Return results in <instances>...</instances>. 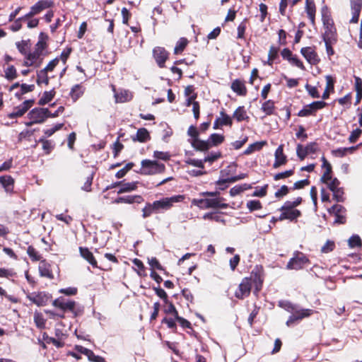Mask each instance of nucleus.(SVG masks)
<instances>
[{
	"instance_id": "26",
	"label": "nucleus",
	"mask_w": 362,
	"mask_h": 362,
	"mask_svg": "<svg viewBox=\"0 0 362 362\" xmlns=\"http://www.w3.org/2000/svg\"><path fill=\"white\" fill-rule=\"evenodd\" d=\"M138 182H117L112 185V187H115L116 186H120L117 193L122 194L125 192H129L134 191L137 189Z\"/></svg>"
},
{
	"instance_id": "31",
	"label": "nucleus",
	"mask_w": 362,
	"mask_h": 362,
	"mask_svg": "<svg viewBox=\"0 0 362 362\" xmlns=\"http://www.w3.org/2000/svg\"><path fill=\"white\" fill-rule=\"evenodd\" d=\"M261 110L265 114V117L275 115V102L272 100L266 99V100L262 104Z\"/></svg>"
},
{
	"instance_id": "61",
	"label": "nucleus",
	"mask_w": 362,
	"mask_h": 362,
	"mask_svg": "<svg viewBox=\"0 0 362 362\" xmlns=\"http://www.w3.org/2000/svg\"><path fill=\"white\" fill-rule=\"evenodd\" d=\"M94 177V173L92 172L89 173L87 177H86V181L84 182V185L82 186V189L86 192H90L91 191V185L93 183V180Z\"/></svg>"
},
{
	"instance_id": "9",
	"label": "nucleus",
	"mask_w": 362,
	"mask_h": 362,
	"mask_svg": "<svg viewBox=\"0 0 362 362\" xmlns=\"http://www.w3.org/2000/svg\"><path fill=\"white\" fill-rule=\"evenodd\" d=\"M35 100L30 99L23 102L21 105L13 108L12 112L7 115V117L9 119H15L21 117L34 105Z\"/></svg>"
},
{
	"instance_id": "8",
	"label": "nucleus",
	"mask_w": 362,
	"mask_h": 362,
	"mask_svg": "<svg viewBox=\"0 0 362 362\" xmlns=\"http://www.w3.org/2000/svg\"><path fill=\"white\" fill-rule=\"evenodd\" d=\"M153 57L160 68L165 66V62L169 59L170 53L163 47H155L152 51Z\"/></svg>"
},
{
	"instance_id": "41",
	"label": "nucleus",
	"mask_w": 362,
	"mask_h": 362,
	"mask_svg": "<svg viewBox=\"0 0 362 362\" xmlns=\"http://www.w3.org/2000/svg\"><path fill=\"white\" fill-rule=\"evenodd\" d=\"M225 141V136L223 134H219L216 133L211 134L209 139L208 141L209 143L210 147L218 146L221 144Z\"/></svg>"
},
{
	"instance_id": "63",
	"label": "nucleus",
	"mask_w": 362,
	"mask_h": 362,
	"mask_svg": "<svg viewBox=\"0 0 362 362\" xmlns=\"http://www.w3.org/2000/svg\"><path fill=\"white\" fill-rule=\"evenodd\" d=\"M362 134V129L359 128H356V129L353 130L349 136V143L354 144L356 143L358 139L360 138V136Z\"/></svg>"
},
{
	"instance_id": "20",
	"label": "nucleus",
	"mask_w": 362,
	"mask_h": 362,
	"mask_svg": "<svg viewBox=\"0 0 362 362\" xmlns=\"http://www.w3.org/2000/svg\"><path fill=\"white\" fill-rule=\"evenodd\" d=\"M351 9L352 18L350 20L351 23H357L362 9V0H351Z\"/></svg>"
},
{
	"instance_id": "21",
	"label": "nucleus",
	"mask_w": 362,
	"mask_h": 362,
	"mask_svg": "<svg viewBox=\"0 0 362 362\" xmlns=\"http://www.w3.org/2000/svg\"><path fill=\"white\" fill-rule=\"evenodd\" d=\"M321 160L322 162V168H325V170L320 180L322 183H327L328 181L332 180V167L325 156L321 158Z\"/></svg>"
},
{
	"instance_id": "44",
	"label": "nucleus",
	"mask_w": 362,
	"mask_h": 362,
	"mask_svg": "<svg viewBox=\"0 0 362 362\" xmlns=\"http://www.w3.org/2000/svg\"><path fill=\"white\" fill-rule=\"evenodd\" d=\"M34 322L35 326L40 329L45 328L46 319H45L43 315L37 311L34 313Z\"/></svg>"
},
{
	"instance_id": "50",
	"label": "nucleus",
	"mask_w": 362,
	"mask_h": 362,
	"mask_svg": "<svg viewBox=\"0 0 362 362\" xmlns=\"http://www.w3.org/2000/svg\"><path fill=\"white\" fill-rule=\"evenodd\" d=\"M16 272L11 268L0 267V278L11 279L16 277Z\"/></svg>"
},
{
	"instance_id": "42",
	"label": "nucleus",
	"mask_w": 362,
	"mask_h": 362,
	"mask_svg": "<svg viewBox=\"0 0 362 362\" xmlns=\"http://www.w3.org/2000/svg\"><path fill=\"white\" fill-rule=\"evenodd\" d=\"M189 44V40L186 37H180L178 41L176 42L175 47L174 48V54H182L187 46Z\"/></svg>"
},
{
	"instance_id": "53",
	"label": "nucleus",
	"mask_w": 362,
	"mask_h": 362,
	"mask_svg": "<svg viewBox=\"0 0 362 362\" xmlns=\"http://www.w3.org/2000/svg\"><path fill=\"white\" fill-rule=\"evenodd\" d=\"M323 41L325 44L326 51L328 56H332L334 54V51L332 47V45L336 44L337 42V39H323Z\"/></svg>"
},
{
	"instance_id": "19",
	"label": "nucleus",
	"mask_w": 362,
	"mask_h": 362,
	"mask_svg": "<svg viewBox=\"0 0 362 362\" xmlns=\"http://www.w3.org/2000/svg\"><path fill=\"white\" fill-rule=\"evenodd\" d=\"M220 115L221 117H217L214 122L213 128L214 129H218L222 126L231 127L233 125L232 118L226 113L224 110L220 112Z\"/></svg>"
},
{
	"instance_id": "12",
	"label": "nucleus",
	"mask_w": 362,
	"mask_h": 362,
	"mask_svg": "<svg viewBox=\"0 0 362 362\" xmlns=\"http://www.w3.org/2000/svg\"><path fill=\"white\" fill-rule=\"evenodd\" d=\"M313 313L314 310L308 308L295 310L293 313L288 317V320L286 321V325L291 326L295 324L297 321L311 316Z\"/></svg>"
},
{
	"instance_id": "46",
	"label": "nucleus",
	"mask_w": 362,
	"mask_h": 362,
	"mask_svg": "<svg viewBox=\"0 0 362 362\" xmlns=\"http://www.w3.org/2000/svg\"><path fill=\"white\" fill-rule=\"evenodd\" d=\"M36 83L40 86L42 83H45L47 86L49 83V78L48 77L47 72L45 70L41 69L37 72V80Z\"/></svg>"
},
{
	"instance_id": "64",
	"label": "nucleus",
	"mask_w": 362,
	"mask_h": 362,
	"mask_svg": "<svg viewBox=\"0 0 362 362\" xmlns=\"http://www.w3.org/2000/svg\"><path fill=\"white\" fill-rule=\"evenodd\" d=\"M296 154L300 160H303L308 156L305 147L300 144H297Z\"/></svg>"
},
{
	"instance_id": "27",
	"label": "nucleus",
	"mask_w": 362,
	"mask_h": 362,
	"mask_svg": "<svg viewBox=\"0 0 362 362\" xmlns=\"http://www.w3.org/2000/svg\"><path fill=\"white\" fill-rule=\"evenodd\" d=\"M223 201H225V199L223 197L207 198V205H206V207L207 209H227L228 204L223 203Z\"/></svg>"
},
{
	"instance_id": "16",
	"label": "nucleus",
	"mask_w": 362,
	"mask_h": 362,
	"mask_svg": "<svg viewBox=\"0 0 362 362\" xmlns=\"http://www.w3.org/2000/svg\"><path fill=\"white\" fill-rule=\"evenodd\" d=\"M38 271L41 277L47 278L50 280L54 279V275L52 269V265L47 261L46 259H43L40 261L38 265Z\"/></svg>"
},
{
	"instance_id": "54",
	"label": "nucleus",
	"mask_w": 362,
	"mask_h": 362,
	"mask_svg": "<svg viewBox=\"0 0 362 362\" xmlns=\"http://www.w3.org/2000/svg\"><path fill=\"white\" fill-rule=\"evenodd\" d=\"M309 177L310 176L308 175L307 178L294 182L293 187L291 189L292 190L301 189L308 186L310 184Z\"/></svg>"
},
{
	"instance_id": "36",
	"label": "nucleus",
	"mask_w": 362,
	"mask_h": 362,
	"mask_svg": "<svg viewBox=\"0 0 362 362\" xmlns=\"http://www.w3.org/2000/svg\"><path fill=\"white\" fill-rule=\"evenodd\" d=\"M42 144V148L45 155H49L54 148L55 144L52 140H48L45 137H41L38 140Z\"/></svg>"
},
{
	"instance_id": "24",
	"label": "nucleus",
	"mask_w": 362,
	"mask_h": 362,
	"mask_svg": "<svg viewBox=\"0 0 362 362\" xmlns=\"http://www.w3.org/2000/svg\"><path fill=\"white\" fill-rule=\"evenodd\" d=\"M80 255L86 259L93 267L98 268V262L93 256V254L88 247H79Z\"/></svg>"
},
{
	"instance_id": "17",
	"label": "nucleus",
	"mask_w": 362,
	"mask_h": 362,
	"mask_svg": "<svg viewBox=\"0 0 362 362\" xmlns=\"http://www.w3.org/2000/svg\"><path fill=\"white\" fill-rule=\"evenodd\" d=\"M275 160L273 163V168L276 169L287 163V156L284 153V144H280L274 153Z\"/></svg>"
},
{
	"instance_id": "13",
	"label": "nucleus",
	"mask_w": 362,
	"mask_h": 362,
	"mask_svg": "<svg viewBox=\"0 0 362 362\" xmlns=\"http://www.w3.org/2000/svg\"><path fill=\"white\" fill-rule=\"evenodd\" d=\"M252 286L250 284V280L245 277L242 279L238 289L235 292V296L240 300L248 297L250 294Z\"/></svg>"
},
{
	"instance_id": "2",
	"label": "nucleus",
	"mask_w": 362,
	"mask_h": 362,
	"mask_svg": "<svg viewBox=\"0 0 362 362\" xmlns=\"http://www.w3.org/2000/svg\"><path fill=\"white\" fill-rule=\"evenodd\" d=\"M141 168L136 173L141 175L161 174L165 171V166L163 163L157 160L144 159L141 162Z\"/></svg>"
},
{
	"instance_id": "3",
	"label": "nucleus",
	"mask_w": 362,
	"mask_h": 362,
	"mask_svg": "<svg viewBox=\"0 0 362 362\" xmlns=\"http://www.w3.org/2000/svg\"><path fill=\"white\" fill-rule=\"evenodd\" d=\"M50 115V111L48 108L35 107L30 110L28 114L29 122L25 123L27 127H31L35 124L44 122Z\"/></svg>"
},
{
	"instance_id": "60",
	"label": "nucleus",
	"mask_w": 362,
	"mask_h": 362,
	"mask_svg": "<svg viewBox=\"0 0 362 362\" xmlns=\"http://www.w3.org/2000/svg\"><path fill=\"white\" fill-rule=\"evenodd\" d=\"M221 158H222V153L221 151L211 152L204 158V161L213 163Z\"/></svg>"
},
{
	"instance_id": "59",
	"label": "nucleus",
	"mask_w": 362,
	"mask_h": 362,
	"mask_svg": "<svg viewBox=\"0 0 362 362\" xmlns=\"http://www.w3.org/2000/svg\"><path fill=\"white\" fill-rule=\"evenodd\" d=\"M247 208L250 212L259 210L262 208V204L259 200H250L247 202Z\"/></svg>"
},
{
	"instance_id": "52",
	"label": "nucleus",
	"mask_w": 362,
	"mask_h": 362,
	"mask_svg": "<svg viewBox=\"0 0 362 362\" xmlns=\"http://www.w3.org/2000/svg\"><path fill=\"white\" fill-rule=\"evenodd\" d=\"M247 18H245L237 28V38L245 39V30L247 28Z\"/></svg>"
},
{
	"instance_id": "15",
	"label": "nucleus",
	"mask_w": 362,
	"mask_h": 362,
	"mask_svg": "<svg viewBox=\"0 0 362 362\" xmlns=\"http://www.w3.org/2000/svg\"><path fill=\"white\" fill-rule=\"evenodd\" d=\"M346 211V209L339 204H334L328 209L329 214L333 213L334 214V223L338 224H344L346 222V218L344 215Z\"/></svg>"
},
{
	"instance_id": "10",
	"label": "nucleus",
	"mask_w": 362,
	"mask_h": 362,
	"mask_svg": "<svg viewBox=\"0 0 362 362\" xmlns=\"http://www.w3.org/2000/svg\"><path fill=\"white\" fill-rule=\"evenodd\" d=\"M50 297L45 291L33 292L27 295V298L37 306L46 305Z\"/></svg>"
},
{
	"instance_id": "38",
	"label": "nucleus",
	"mask_w": 362,
	"mask_h": 362,
	"mask_svg": "<svg viewBox=\"0 0 362 362\" xmlns=\"http://www.w3.org/2000/svg\"><path fill=\"white\" fill-rule=\"evenodd\" d=\"M26 252L30 260L33 262H40L44 259L40 252L33 245H29Z\"/></svg>"
},
{
	"instance_id": "4",
	"label": "nucleus",
	"mask_w": 362,
	"mask_h": 362,
	"mask_svg": "<svg viewBox=\"0 0 362 362\" xmlns=\"http://www.w3.org/2000/svg\"><path fill=\"white\" fill-rule=\"evenodd\" d=\"M310 261L302 252L296 251L293 257L291 258L286 264V269L290 270H300L309 265Z\"/></svg>"
},
{
	"instance_id": "30",
	"label": "nucleus",
	"mask_w": 362,
	"mask_h": 362,
	"mask_svg": "<svg viewBox=\"0 0 362 362\" xmlns=\"http://www.w3.org/2000/svg\"><path fill=\"white\" fill-rule=\"evenodd\" d=\"M233 118L238 122L243 121L248 122L250 117L247 115V111L244 106L238 107L233 114Z\"/></svg>"
},
{
	"instance_id": "43",
	"label": "nucleus",
	"mask_w": 362,
	"mask_h": 362,
	"mask_svg": "<svg viewBox=\"0 0 362 362\" xmlns=\"http://www.w3.org/2000/svg\"><path fill=\"white\" fill-rule=\"evenodd\" d=\"M16 45L19 52L26 57L30 47V40H21V42H17Z\"/></svg>"
},
{
	"instance_id": "51",
	"label": "nucleus",
	"mask_w": 362,
	"mask_h": 362,
	"mask_svg": "<svg viewBox=\"0 0 362 362\" xmlns=\"http://www.w3.org/2000/svg\"><path fill=\"white\" fill-rule=\"evenodd\" d=\"M247 177V174L246 173H241L238 175L233 176L231 177H228L226 179L219 180L216 182V184L221 185V184H226L228 182H235L236 181L240 180L242 179H244Z\"/></svg>"
},
{
	"instance_id": "1",
	"label": "nucleus",
	"mask_w": 362,
	"mask_h": 362,
	"mask_svg": "<svg viewBox=\"0 0 362 362\" xmlns=\"http://www.w3.org/2000/svg\"><path fill=\"white\" fill-rule=\"evenodd\" d=\"M320 13L324 28L322 39H337V28L328 6L326 5L323 6L321 8Z\"/></svg>"
},
{
	"instance_id": "48",
	"label": "nucleus",
	"mask_w": 362,
	"mask_h": 362,
	"mask_svg": "<svg viewBox=\"0 0 362 362\" xmlns=\"http://www.w3.org/2000/svg\"><path fill=\"white\" fill-rule=\"evenodd\" d=\"M148 263L150 265L151 270L155 271V269H157L159 271H163L166 275L168 274L156 257H152L151 258H148Z\"/></svg>"
},
{
	"instance_id": "56",
	"label": "nucleus",
	"mask_w": 362,
	"mask_h": 362,
	"mask_svg": "<svg viewBox=\"0 0 362 362\" xmlns=\"http://www.w3.org/2000/svg\"><path fill=\"white\" fill-rule=\"evenodd\" d=\"M153 213H156L152 203H146L145 206L142 209V218H146L151 216Z\"/></svg>"
},
{
	"instance_id": "14",
	"label": "nucleus",
	"mask_w": 362,
	"mask_h": 362,
	"mask_svg": "<svg viewBox=\"0 0 362 362\" xmlns=\"http://www.w3.org/2000/svg\"><path fill=\"white\" fill-rule=\"evenodd\" d=\"M52 305L60 309L63 313L66 311L73 313L75 310L76 302L74 300L65 301L63 297H59L53 300Z\"/></svg>"
},
{
	"instance_id": "35",
	"label": "nucleus",
	"mask_w": 362,
	"mask_h": 362,
	"mask_svg": "<svg viewBox=\"0 0 362 362\" xmlns=\"http://www.w3.org/2000/svg\"><path fill=\"white\" fill-rule=\"evenodd\" d=\"M49 39V36L47 34L41 32L38 37V41L35 45V49L39 50V52H43L45 49H46L48 47L47 40Z\"/></svg>"
},
{
	"instance_id": "23",
	"label": "nucleus",
	"mask_w": 362,
	"mask_h": 362,
	"mask_svg": "<svg viewBox=\"0 0 362 362\" xmlns=\"http://www.w3.org/2000/svg\"><path fill=\"white\" fill-rule=\"evenodd\" d=\"M305 12L313 26L315 25L316 6L314 0H305Z\"/></svg>"
},
{
	"instance_id": "7",
	"label": "nucleus",
	"mask_w": 362,
	"mask_h": 362,
	"mask_svg": "<svg viewBox=\"0 0 362 362\" xmlns=\"http://www.w3.org/2000/svg\"><path fill=\"white\" fill-rule=\"evenodd\" d=\"M54 2L52 0H40L31 6L30 11L25 15V18H31L39 14L43 10L54 7Z\"/></svg>"
},
{
	"instance_id": "29",
	"label": "nucleus",
	"mask_w": 362,
	"mask_h": 362,
	"mask_svg": "<svg viewBox=\"0 0 362 362\" xmlns=\"http://www.w3.org/2000/svg\"><path fill=\"white\" fill-rule=\"evenodd\" d=\"M116 103H124L131 101L133 98L132 93L128 90H121L114 94Z\"/></svg>"
},
{
	"instance_id": "40",
	"label": "nucleus",
	"mask_w": 362,
	"mask_h": 362,
	"mask_svg": "<svg viewBox=\"0 0 362 362\" xmlns=\"http://www.w3.org/2000/svg\"><path fill=\"white\" fill-rule=\"evenodd\" d=\"M267 144V141H261L250 144L244 151L245 155H250L255 151H260L264 146Z\"/></svg>"
},
{
	"instance_id": "57",
	"label": "nucleus",
	"mask_w": 362,
	"mask_h": 362,
	"mask_svg": "<svg viewBox=\"0 0 362 362\" xmlns=\"http://www.w3.org/2000/svg\"><path fill=\"white\" fill-rule=\"evenodd\" d=\"M332 193H333V199L335 200L337 202H344L345 198L344 197V191L343 187H338Z\"/></svg>"
},
{
	"instance_id": "58",
	"label": "nucleus",
	"mask_w": 362,
	"mask_h": 362,
	"mask_svg": "<svg viewBox=\"0 0 362 362\" xmlns=\"http://www.w3.org/2000/svg\"><path fill=\"white\" fill-rule=\"evenodd\" d=\"M310 104L305 105L302 110H300L297 115L300 117H309V116H315V113L313 112V109L310 107Z\"/></svg>"
},
{
	"instance_id": "25",
	"label": "nucleus",
	"mask_w": 362,
	"mask_h": 362,
	"mask_svg": "<svg viewBox=\"0 0 362 362\" xmlns=\"http://www.w3.org/2000/svg\"><path fill=\"white\" fill-rule=\"evenodd\" d=\"M144 201V198L141 195H129L124 197H119L113 202L115 204H133L137 203L141 204Z\"/></svg>"
},
{
	"instance_id": "22",
	"label": "nucleus",
	"mask_w": 362,
	"mask_h": 362,
	"mask_svg": "<svg viewBox=\"0 0 362 362\" xmlns=\"http://www.w3.org/2000/svg\"><path fill=\"white\" fill-rule=\"evenodd\" d=\"M281 213L278 217L277 220L282 221L284 220H288L291 222L296 223L298 218L302 216L300 211H281Z\"/></svg>"
},
{
	"instance_id": "49",
	"label": "nucleus",
	"mask_w": 362,
	"mask_h": 362,
	"mask_svg": "<svg viewBox=\"0 0 362 362\" xmlns=\"http://www.w3.org/2000/svg\"><path fill=\"white\" fill-rule=\"evenodd\" d=\"M279 51V48L271 46L268 53V60L267 64L269 66H272L274 63V61L278 57V53Z\"/></svg>"
},
{
	"instance_id": "39",
	"label": "nucleus",
	"mask_w": 362,
	"mask_h": 362,
	"mask_svg": "<svg viewBox=\"0 0 362 362\" xmlns=\"http://www.w3.org/2000/svg\"><path fill=\"white\" fill-rule=\"evenodd\" d=\"M327 85L325 90L322 95L323 100L328 99L329 97V90L334 91V80L330 75L326 76Z\"/></svg>"
},
{
	"instance_id": "33",
	"label": "nucleus",
	"mask_w": 362,
	"mask_h": 362,
	"mask_svg": "<svg viewBox=\"0 0 362 362\" xmlns=\"http://www.w3.org/2000/svg\"><path fill=\"white\" fill-rule=\"evenodd\" d=\"M151 139L148 131L146 128H140L137 130L136 136L132 137L134 141L145 143Z\"/></svg>"
},
{
	"instance_id": "47",
	"label": "nucleus",
	"mask_w": 362,
	"mask_h": 362,
	"mask_svg": "<svg viewBox=\"0 0 362 362\" xmlns=\"http://www.w3.org/2000/svg\"><path fill=\"white\" fill-rule=\"evenodd\" d=\"M56 92L54 90L45 91L42 97L39 100L38 105H45L49 103L54 97Z\"/></svg>"
},
{
	"instance_id": "62",
	"label": "nucleus",
	"mask_w": 362,
	"mask_h": 362,
	"mask_svg": "<svg viewBox=\"0 0 362 362\" xmlns=\"http://www.w3.org/2000/svg\"><path fill=\"white\" fill-rule=\"evenodd\" d=\"M305 88L311 98H319L320 97V93L316 87L313 86L308 83H306L305 86Z\"/></svg>"
},
{
	"instance_id": "45",
	"label": "nucleus",
	"mask_w": 362,
	"mask_h": 362,
	"mask_svg": "<svg viewBox=\"0 0 362 362\" xmlns=\"http://www.w3.org/2000/svg\"><path fill=\"white\" fill-rule=\"evenodd\" d=\"M4 77L9 81L18 77L17 70L13 65H9L4 69Z\"/></svg>"
},
{
	"instance_id": "37",
	"label": "nucleus",
	"mask_w": 362,
	"mask_h": 362,
	"mask_svg": "<svg viewBox=\"0 0 362 362\" xmlns=\"http://www.w3.org/2000/svg\"><path fill=\"white\" fill-rule=\"evenodd\" d=\"M42 55V52H39V50L35 49V50L33 52H28L25 59L33 62L35 64V67L37 68L39 67L42 64V59H40Z\"/></svg>"
},
{
	"instance_id": "11",
	"label": "nucleus",
	"mask_w": 362,
	"mask_h": 362,
	"mask_svg": "<svg viewBox=\"0 0 362 362\" xmlns=\"http://www.w3.org/2000/svg\"><path fill=\"white\" fill-rule=\"evenodd\" d=\"M315 47H305L300 49V54L311 65H317L320 63V59L315 50Z\"/></svg>"
},
{
	"instance_id": "5",
	"label": "nucleus",
	"mask_w": 362,
	"mask_h": 362,
	"mask_svg": "<svg viewBox=\"0 0 362 362\" xmlns=\"http://www.w3.org/2000/svg\"><path fill=\"white\" fill-rule=\"evenodd\" d=\"M185 199L183 195H175L170 197H165L160 200L154 201L152 204L156 213L169 210L174 203L182 202Z\"/></svg>"
},
{
	"instance_id": "32",
	"label": "nucleus",
	"mask_w": 362,
	"mask_h": 362,
	"mask_svg": "<svg viewBox=\"0 0 362 362\" xmlns=\"http://www.w3.org/2000/svg\"><path fill=\"white\" fill-rule=\"evenodd\" d=\"M192 146L199 151H206L211 148L208 139L206 141L201 140L199 138L197 139H192Z\"/></svg>"
},
{
	"instance_id": "6",
	"label": "nucleus",
	"mask_w": 362,
	"mask_h": 362,
	"mask_svg": "<svg viewBox=\"0 0 362 362\" xmlns=\"http://www.w3.org/2000/svg\"><path fill=\"white\" fill-rule=\"evenodd\" d=\"M247 279L250 280L252 286H255V293H257L262 288L264 281V274L262 267H256L251 272L250 276L247 277Z\"/></svg>"
},
{
	"instance_id": "55",
	"label": "nucleus",
	"mask_w": 362,
	"mask_h": 362,
	"mask_svg": "<svg viewBox=\"0 0 362 362\" xmlns=\"http://www.w3.org/2000/svg\"><path fill=\"white\" fill-rule=\"evenodd\" d=\"M294 172L295 168H293L292 169L286 170L284 172L276 173L274 175V180L275 181H278L282 179H286L287 177L292 176L294 174Z\"/></svg>"
},
{
	"instance_id": "28",
	"label": "nucleus",
	"mask_w": 362,
	"mask_h": 362,
	"mask_svg": "<svg viewBox=\"0 0 362 362\" xmlns=\"http://www.w3.org/2000/svg\"><path fill=\"white\" fill-rule=\"evenodd\" d=\"M15 180L11 175H3L0 177V184L8 193H13Z\"/></svg>"
},
{
	"instance_id": "34",
	"label": "nucleus",
	"mask_w": 362,
	"mask_h": 362,
	"mask_svg": "<svg viewBox=\"0 0 362 362\" xmlns=\"http://www.w3.org/2000/svg\"><path fill=\"white\" fill-rule=\"evenodd\" d=\"M85 90V87L81 84H76L71 88L69 95L75 102L83 95Z\"/></svg>"
},
{
	"instance_id": "18",
	"label": "nucleus",
	"mask_w": 362,
	"mask_h": 362,
	"mask_svg": "<svg viewBox=\"0 0 362 362\" xmlns=\"http://www.w3.org/2000/svg\"><path fill=\"white\" fill-rule=\"evenodd\" d=\"M231 90L240 96H246L247 88L243 79L236 78L231 82Z\"/></svg>"
}]
</instances>
